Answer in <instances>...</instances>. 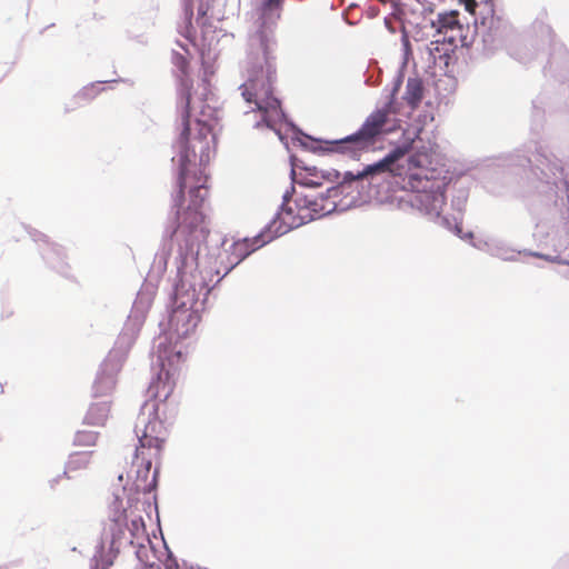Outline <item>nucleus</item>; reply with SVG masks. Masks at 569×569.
<instances>
[{"label":"nucleus","instance_id":"obj_4","mask_svg":"<svg viewBox=\"0 0 569 569\" xmlns=\"http://www.w3.org/2000/svg\"><path fill=\"white\" fill-rule=\"evenodd\" d=\"M398 90L399 83L395 86L389 101L382 108L373 110L357 132L340 140L331 141L329 150L358 160L363 153L375 149L379 137L396 131L400 127V121L398 119L391 120L390 114L397 113L395 103Z\"/></svg>","mask_w":569,"mask_h":569},{"label":"nucleus","instance_id":"obj_9","mask_svg":"<svg viewBox=\"0 0 569 569\" xmlns=\"http://www.w3.org/2000/svg\"><path fill=\"white\" fill-rule=\"evenodd\" d=\"M272 237L264 236L263 233L254 237L252 239H242L236 241L230 248V257L229 263L230 267L227 268L226 272L230 271L233 267L239 264L244 258H247L250 253L266 244L271 240Z\"/></svg>","mask_w":569,"mask_h":569},{"label":"nucleus","instance_id":"obj_24","mask_svg":"<svg viewBox=\"0 0 569 569\" xmlns=\"http://www.w3.org/2000/svg\"><path fill=\"white\" fill-rule=\"evenodd\" d=\"M168 257H169V253H166V256H164V258H163V263H164V266L167 264Z\"/></svg>","mask_w":569,"mask_h":569},{"label":"nucleus","instance_id":"obj_25","mask_svg":"<svg viewBox=\"0 0 569 569\" xmlns=\"http://www.w3.org/2000/svg\"><path fill=\"white\" fill-rule=\"evenodd\" d=\"M104 569H118V568H114L112 566H109L108 568H104Z\"/></svg>","mask_w":569,"mask_h":569},{"label":"nucleus","instance_id":"obj_16","mask_svg":"<svg viewBox=\"0 0 569 569\" xmlns=\"http://www.w3.org/2000/svg\"><path fill=\"white\" fill-rule=\"evenodd\" d=\"M423 98V83L418 77L408 78L406 83V90L402 99L410 107L411 110H416Z\"/></svg>","mask_w":569,"mask_h":569},{"label":"nucleus","instance_id":"obj_8","mask_svg":"<svg viewBox=\"0 0 569 569\" xmlns=\"http://www.w3.org/2000/svg\"><path fill=\"white\" fill-rule=\"evenodd\" d=\"M156 459L151 453L143 450H136L132 467H137L134 486L137 491L150 492L156 486V472L151 475L152 460Z\"/></svg>","mask_w":569,"mask_h":569},{"label":"nucleus","instance_id":"obj_1","mask_svg":"<svg viewBox=\"0 0 569 569\" xmlns=\"http://www.w3.org/2000/svg\"><path fill=\"white\" fill-rule=\"evenodd\" d=\"M173 64L184 77L181 80L180 97L182 102V131L179 142L183 149L181 156L180 172L178 178L179 191L176 197V221L177 228L172 233L179 242V258L182 264L189 259H197L200 250V243L206 240L209 229L206 224V216L202 211L203 202L208 194V177L189 169V154L196 156L197 150L201 156L207 154L210 148L209 136L211 128L197 120L191 127L190 123V102L192 83L188 79L189 60L181 53L173 56Z\"/></svg>","mask_w":569,"mask_h":569},{"label":"nucleus","instance_id":"obj_12","mask_svg":"<svg viewBox=\"0 0 569 569\" xmlns=\"http://www.w3.org/2000/svg\"><path fill=\"white\" fill-rule=\"evenodd\" d=\"M432 27L437 29L439 36H443V41L448 40L449 46H452L455 37H447V33L461 30V26L458 20V12L451 11L438 14L437 20L432 22Z\"/></svg>","mask_w":569,"mask_h":569},{"label":"nucleus","instance_id":"obj_7","mask_svg":"<svg viewBox=\"0 0 569 569\" xmlns=\"http://www.w3.org/2000/svg\"><path fill=\"white\" fill-rule=\"evenodd\" d=\"M126 530L130 535V543L146 537V526L141 516L132 517L128 525V515L119 499H114L109 506V516L103 525V539H110L111 549L118 548V545L126 537Z\"/></svg>","mask_w":569,"mask_h":569},{"label":"nucleus","instance_id":"obj_22","mask_svg":"<svg viewBox=\"0 0 569 569\" xmlns=\"http://www.w3.org/2000/svg\"><path fill=\"white\" fill-rule=\"evenodd\" d=\"M282 4V0H263L262 7L264 10L277 8L279 9Z\"/></svg>","mask_w":569,"mask_h":569},{"label":"nucleus","instance_id":"obj_19","mask_svg":"<svg viewBox=\"0 0 569 569\" xmlns=\"http://www.w3.org/2000/svg\"><path fill=\"white\" fill-rule=\"evenodd\" d=\"M116 387V377L110 373H100L93 383L94 397H104L110 395Z\"/></svg>","mask_w":569,"mask_h":569},{"label":"nucleus","instance_id":"obj_15","mask_svg":"<svg viewBox=\"0 0 569 569\" xmlns=\"http://www.w3.org/2000/svg\"><path fill=\"white\" fill-rule=\"evenodd\" d=\"M138 557L143 561L148 569H161V566H164L166 569H180L178 563L169 556L166 557L164 561L157 558L151 547L142 546L138 550Z\"/></svg>","mask_w":569,"mask_h":569},{"label":"nucleus","instance_id":"obj_3","mask_svg":"<svg viewBox=\"0 0 569 569\" xmlns=\"http://www.w3.org/2000/svg\"><path fill=\"white\" fill-rule=\"evenodd\" d=\"M162 361V373H158L157 378L148 388L149 400H147L141 409L136 423V433L140 446L137 450H143L151 453L154 458H159L166 441L167 431L163 422L158 417L159 402H164L173 392L176 380L174 371L182 361L181 351L168 355V350L160 352Z\"/></svg>","mask_w":569,"mask_h":569},{"label":"nucleus","instance_id":"obj_23","mask_svg":"<svg viewBox=\"0 0 569 569\" xmlns=\"http://www.w3.org/2000/svg\"><path fill=\"white\" fill-rule=\"evenodd\" d=\"M466 9L473 13L477 7V2L475 0H463Z\"/></svg>","mask_w":569,"mask_h":569},{"label":"nucleus","instance_id":"obj_10","mask_svg":"<svg viewBox=\"0 0 569 569\" xmlns=\"http://www.w3.org/2000/svg\"><path fill=\"white\" fill-rule=\"evenodd\" d=\"M340 173L335 170H323L318 167L300 168L298 173V183L306 187H320L323 182H336L339 180Z\"/></svg>","mask_w":569,"mask_h":569},{"label":"nucleus","instance_id":"obj_14","mask_svg":"<svg viewBox=\"0 0 569 569\" xmlns=\"http://www.w3.org/2000/svg\"><path fill=\"white\" fill-rule=\"evenodd\" d=\"M295 208L297 210V217L287 216V222L291 226H302L315 220L313 212L309 204V194L297 197L295 199Z\"/></svg>","mask_w":569,"mask_h":569},{"label":"nucleus","instance_id":"obj_11","mask_svg":"<svg viewBox=\"0 0 569 569\" xmlns=\"http://www.w3.org/2000/svg\"><path fill=\"white\" fill-rule=\"evenodd\" d=\"M284 216L290 217H297V210L295 208V200L291 202L290 200L286 201L279 212L277 213L276 218L272 220V222L269 226V231L273 232V234L281 236L290 230L298 228L299 226H291L289 222H287V218Z\"/></svg>","mask_w":569,"mask_h":569},{"label":"nucleus","instance_id":"obj_6","mask_svg":"<svg viewBox=\"0 0 569 569\" xmlns=\"http://www.w3.org/2000/svg\"><path fill=\"white\" fill-rule=\"evenodd\" d=\"M198 302L199 293L194 286H189L187 288L186 281L182 280L181 284L176 290L174 307L170 313L168 325V336L170 342H173L174 346L160 345L158 348V360L160 365L159 373H162L163 378H166V373L162 371L160 352L168 350V355L172 356V353L181 351L182 361L178 365V369L174 371L176 377L180 372L186 360V352H183L182 348H177V345L196 332L197 326L200 322V315L197 309Z\"/></svg>","mask_w":569,"mask_h":569},{"label":"nucleus","instance_id":"obj_5","mask_svg":"<svg viewBox=\"0 0 569 569\" xmlns=\"http://www.w3.org/2000/svg\"><path fill=\"white\" fill-rule=\"evenodd\" d=\"M259 41L266 63V74L261 73L249 78L241 86V94L248 103L253 104L252 111L260 112L261 121L267 127L273 128L283 118L280 101L273 96L272 90V74L274 73L272 61L274 60L276 41L264 31L259 32Z\"/></svg>","mask_w":569,"mask_h":569},{"label":"nucleus","instance_id":"obj_13","mask_svg":"<svg viewBox=\"0 0 569 569\" xmlns=\"http://www.w3.org/2000/svg\"><path fill=\"white\" fill-rule=\"evenodd\" d=\"M110 413L109 401H96L90 405L84 422L89 426L102 427L106 425Z\"/></svg>","mask_w":569,"mask_h":569},{"label":"nucleus","instance_id":"obj_17","mask_svg":"<svg viewBox=\"0 0 569 569\" xmlns=\"http://www.w3.org/2000/svg\"><path fill=\"white\" fill-rule=\"evenodd\" d=\"M309 204L311 211L313 212L315 219L322 218L336 210L337 203L335 200H331L328 196H310L309 194Z\"/></svg>","mask_w":569,"mask_h":569},{"label":"nucleus","instance_id":"obj_20","mask_svg":"<svg viewBox=\"0 0 569 569\" xmlns=\"http://www.w3.org/2000/svg\"><path fill=\"white\" fill-rule=\"evenodd\" d=\"M98 440V433L93 431H78L74 436V443L78 446H94Z\"/></svg>","mask_w":569,"mask_h":569},{"label":"nucleus","instance_id":"obj_18","mask_svg":"<svg viewBox=\"0 0 569 569\" xmlns=\"http://www.w3.org/2000/svg\"><path fill=\"white\" fill-rule=\"evenodd\" d=\"M91 451L74 452L70 455L63 475L71 478V473L84 470L91 462Z\"/></svg>","mask_w":569,"mask_h":569},{"label":"nucleus","instance_id":"obj_21","mask_svg":"<svg viewBox=\"0 0 569 569\" xmlns=\"http://www.w3.org/2000/svg\"><path fill=\"white\" fill-rule=\"evenodd\" d=\"M443 38L442 39H437L435 41H431L430 42V46H429V53L430 56L433 58V62L436 63L437 61V58L439 59H442V58H448L449 54V48H441V44H443Z\"/></svg>","mask_w":569,"mask_h":569},{"label":"nucleus","instance_id":"obj_2","mask_svg":"<svg viewBox=\"0 0 569 569\" xmlns=\"http://www.w3.org/2000/svg\"><path fill=\"white\" fill-rule=\"evenodd\" d=\"M409 149V146H399L379 161L366 166L357 174L346 172L343 179L346 181L363 180L389 173L401 179L403 189L420 193L419 201L421 203L431 200L428 211L439 214L443 204V196L435 192L437 181L433 177L435 171L427 168L428 156L415 153L406 158Z\"/></svg>","mask_w":569,"mask_h":569}]
</instances>
